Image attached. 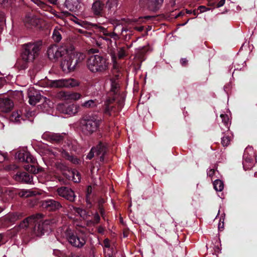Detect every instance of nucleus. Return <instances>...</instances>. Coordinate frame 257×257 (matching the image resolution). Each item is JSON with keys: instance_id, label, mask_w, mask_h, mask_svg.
<instances>
[{"instance_id": "obj_1", "label": "nucleus", "mask_w": 257, "mask_h": 257, "mask_svg": "<svg viewBox=\"0 0 257 257\" xmlns=\"http://www.w3.org/2000/svg\"><path fill=\"white\" fill-rule=\"evenodd\" d=\"M109 59L106 54L90 55L86 62L88 69L92 73L102 74L109 69Z\"/></svg>"}, {"instance_id": "obj_2", "label": "nucleus", "mask_w": 257, "mask_h": 257, "mask_svg": "<svg viewBox=\"0 0 257 257\" xmlns=\"http://www.w3.org/2000/svg\"><path fill=\"white\" fill-rule=\"evenodd\" d=\"M15 158L19 161L26 163L25 169L33 174H37L44 171V169L39 166L36 160L27 151H18L16 153Z\"/></svg>"}, {"instance_id": "obj_3", "label": "nucleus", "mask_w": 257, "mask_h": 257, "mask_svg": "<svg viewBox=\"0 0 257 257\" xmlns=\"http://www.w3.org/2000/svg\"><path fill=\"white\" fill-rule=\"evenodd\" d=\"M74 47H72L70 52L62 59L61 67L63 71L71 72L75 70L77 66L84 59V55L81 53L73 52Z\"/></svg>"}, {"instance_id": "obj_4", "label": "nucleus", "mask_w": 257, "mask_h": 257, "mask_svg": "<svg viewBox=\"0 0 257 257\" xmlns=\"http://www.w3.org/2000/svg\"><path fill=\"white\" fill-rule=\"evenodd\" d=\"M42 45L41 41L31 42L23 45V51L21 54L22 59L25 62L33 61L38 56Z\"/></svg>"}, {"instance_id": "obj_5", "label": "nucleus", "mask_w": 257, "mask_h": 257, "mask_svg": "<svg viewBox=\"0 0 257 257\" xmlns=\"http://www.w3.org/2000/svg\"><path fill=\"white\" fill-rule=\"evenodd\" d=\"M109 83L110 86V95L113 96L111 98H109L104 104L103 112L105 118L109 117L111 115V111L113 106L111 105L110 103L115 100V95L118 92L120 88L118 79L116 78H110L109 80Z\"/></svg>"}, {"instance_id": "obj_6", "label": "nucleus", "mask_w": 257, "mask_h": 257, "mask_svg": "<svg viewBox=\"0 0 257 257\" xmlns=\"http://www.w3.org/2000/svg\"><path fill=\"white\" fill-rule=\"evenodd\" d=\"M100 120L96 116L86 115L83 116L81 121L83 133L89 136L96 132L99 125Z\"/></svg>"}, {"instance_id": "obj_7", "label": "nucleus", "mask_w": 257, "mask_h": 257, "mask_svg": "<svg viewBox=\"0 0 257 257\" xmlns=\"http://www.w3.org/2000/svg\"><path fill=\"white\" fill-rule=\"evenodd\" d=\"M43 217V215L40 213L32 215L21 221L19 224V227L21 228L30 227L35 231L36 230L41 231Z\"/></svg>"}, {"instance_id": "obj_8", "label": "nucleus", "mask_w": 257, "mask_h": 257, "mask_svg": "<svg viewBox=\"0 0 257 257\" xmlns=\"http://www.w3.org/2000/svg\"><path fill=\"white\" fill-rule=\"evenodd\" d=\"M65 235L69 243L75 247L81 248L86 243V236L82 233H76L67 229Z\"/></svg>"}, {"instance_id": "obj_9", "label": "nucleus", "mask_w": 257, "mask_h": 257, "mask_svg": "<svg viewBox=\"0 0 257 257\" xmlns=\"http://www.w3.org/2000/svg\"><path fill=\"white\" fill-rule=\"evenodd\" d=\"M72 47V46L70 44H65L64 43L59 47L56 46L50 47L47 50L48 57L50 59H58L59 58L62 57L63 59L70 52Z\"/></svg>"}, {"instance_id": "obj_10", "label": "nucleus", "mask_w": 257, "mask_h": 257, "mask_svg": "<svg viewBox=\"0 0 257 257\" xmlns=\"http://www.w3.org/2000/svg\"><path fill=\"white\" fill-rule=\"evenodd\" d=\"M94 29L98 30L100 33L101 36H112V39L116 43V40L119 39V34L124 35L123 33L126 32L127 30L122 25H118L114 28V32H110L107 28H105L100 25V24H97L93 25Z\"/></svg>"}, {"instance_id": "obj_11", "label": "nucleus", "mask_w": 257, "mask_h": 257, "mask_svg": "<svg viewBox=\"0 0 257 257\" xmlns=\"http://www.w3.org/2000/svg\"><path fill=\"white\" fill-rule=\"evenodd\" d=\"M80 84V81L74 78L54 80L49 82L50 87L55 88H75L79 86Z\"/></svg>"}, {"instance_id": "obj_12", "label": "nucleus", "mask_w": 257, "mask_h": 257, "mask_svg": "<svg viewBox=\"0 0 257 257\" xmlns=\"http://www.w3.org/2000/svg\"><path fill=\"white\" fill-rule=\"evenodd\" d=\"M164 0H139L140 6L149 11L156 12L162 7Z\"/></svg>"}, {"instance_id": "obj_13", "label": "nucleus", "mask_w": 257, "mask_h": 257, "mask_svg": "<svg viewBox=\"0 0 257 257\" xmlns=\"http://www.w3.org/2000/svg\"><path fill=\"white\" fill-rule=\"evenodd\" d=\"M22 217V214L21 213H9L0 219L1 226L3 227H9L14 224L16 221L20 219Z\"/></svg>"}, {"instance_id": "obj_14", "label": "nucleus", "mask_w": 257, "mask_h": 257, "mask_svg": "<svg viewBox=\"0 0 257 257\" xmlns=\"http://www.w3.org/2000/svg\"><path fill=\"white\" fill-rule=\"evenodd\" d=\"M105 5L100 0H96L92 4L91 12L95 17L107 18L105 12Z\"/></svg>"}, {"instance_id": "obj_15", "label": "nucleus", "mask_w": 257, "mask_h": 257, "mask_svg": "<svg viewBox=\"0 0 257 257\" xmlns=\"http://www.w3.org/2000/svg\"><path fill=\"white\" fill-rule=\"evenodd\" d=\"M28 97L29 98V103L32 105H35L41 101L44 102L46 98L40 94L39 91L34 89H31L28 90Z\"/></svg>"}, {"instance_id": "obj_16", "label": "nucleus", "mask_w": 257, "mask_h": 257, "mask_svg": "<svg viewBox=\"0 0 257 257\" xmlns=\"http://www.w3.org/2000/svg\"><path fill=\"white\" fill-rule=\"evenodd\" d=\"M14 106L13 101L8 97L0 95V112H10Z\"/></svg>"}, {"instance_id": "obj_17", "label": "nucleus", "mask_w": 257, "mask_h": 257, "mask_svg": "<svg viewBox=\"0 0 257 257\" xmlns=\"http://www.w3.org/2000/svg\"><path fill=\"white\" fill-rule=\"evenodd\" d=\"M57 192L60 196L71 202L74 201L76 197L74 191L68 187H59L57 189Z\"/></svg>"}, {"instance_id": "obj_18", "label": "nucleus", "mask_w": 257, "mask_h": 257, "mask_svg": "<svg viewBox=\"0 0 257 257\" xmlns=\"http://www.w3.org/2000/svg\"><path fill=\"white\" fill-rule=\"evenodd\" d=\"M41 205L43 208L50 211H56L62 207L61 204L59 202L53 199L43 201Z\"/></svg>"}, {"instance_id": "obj_19", "label": "nucleus", "mask_w": 257, "mask_h": 257, "mask_svg": "<svg viewBox=\"0 0 257 257\" xmlns=\"http://www.w3.org/2000/svg\"><path fill=\"white\" fill-rule=\"evenodd\" d=\"M59 152L62 158L69 161L74 165H78L80 163V160L77 157L74 156L72 153H69L66 149L63 148L59 149Z\"/></svg>"}, {"instance_id": "obj_20", "label": "nucleus", "mask_w": 257, "mask_h": 257, "mask_svg": "<svg viewBox=\"0 0 257 257\" xmlns=\"http://www.w3.org/2000/svg\"><path fill=\"white\" fill-rule=\"evenodd\" d=\"M96 156H99V161L104 162V156L107 152V146L105 143L99 142L96 147H94Z\"/></svg>"}, {"instance_id": "obj_21", "label": "nucleus", "mask_w": 257, "mask_h": 257, "mask_svg": "<svg viewBox=\"0 0 257 257\" xmlns=\"http://www.w3.org/2000/svg\"><path fill=\"white\" fill-rule=\"evenodd\" d=\"M18 194L21 197H32V198L30 200L32 201H34V203H33L32 205H34L37 204L38 199L36 198V195L39 194L38 191L31 189H24L18 192Z\"/></svg>"}, {"instance_id": "obj_22", "label": "nucleus", "mask_w": 257, "mask_h": 257, "mask_svg": "<svg viewBox=\"0 0 257 257\" xmlns=\"http://www.w3.org/2000/svg\"><path fill=\"white\" fill-rule=\"evenodd\" d=\"M48 140L53 144H60L63 142L66 134L49 133L45 135Z\"/></svg>"}, {"instance_id": "obj_23", "label": "nucleus", "mask_w": 257, "mask_h": 257, "mask_svg": "<svg viewBox=\"0 0 257 257\" xmlns=\"http://www.w3.org/2000/svg\"><path fill=\"white\" fill-rule=\"evenodd\" d=\"M15 179L19 182L25 183H31L33 182V177L28 172L18 171L14 176Z\"/></svg>"}, {"instance_id": "obj_24", "label": "nucleus", "mask_w": 257, "mask_h": 257, "mask_svg": "<svg viewBox=\"0 0 257 257\" xmlns=\"http://www.w3.org/2000/svg\"><path fill=\"white\" fill-rule=\"evenodd\" d=\"M60 109L63 113L72 115L77 112V106L74 104H63L59 106Z\"/></svg>"}, {"instance_id": "obj_25", "label": "nucleus", "mask_w": 257, "mask_h": 257, "mask_svg": "<svg viewBox=\"0 0 257 257\" xmlns=\"http://www.w3.org/2000/svg\"><path fill=\"white\" fill-rule=\"evenodd\" d=\"M242 165L243 169L245 171L252 168L253 166L252 156L248 154L247 150L244 151L243 155Z\"/></svg>"}, {"instance_id": "obj_26", "label": "nucleus", "mask_w": 257, "mask_h": 257, "mask_svg": "<svg viewBox=\"0 0 257 257\" xmlns=\"http://www.w3.org/2000/svg\"><path fill=\"white\" fill-rule=\"evenodd\" d=\"M65 5L70 11L76 12L81 9L79 0H66Z\"/></svg>"}, {"instance_id": "obj_27", "label": "nucleus", "mask_w": 257, "mask_h": 257, "mask_svg": "<svg viewBox=\"0 0 257 257\" xmlns=\"http://www.w3.org/2000/svg\"><path fill=\"white\" fill-rule=\"evenodd\" d=\"M92 189L91 185H88L87 187L86 191V202L89 207H91L92 203L95 202V200L93 194H92Z\"/></svg>"}, {"instance_id": "obj_28", "label": "nucleus", "mask_w": 257, "mask_h": 257, "mask_svg": "<svg viewBox=\"0 0 257 257\" xmlns=\"http://www.w3.org/2000/svg\"><path fill=\"white\" fill-rule=\"evenodd\" d=\"M117 0H108L106 5L105 8L108 9V17H110L112 15V13L114 14L117 6Z\"/></svg>"}, {"instance_id": "obj_29", "label": "nucleus", "mask_w": 257, "mask_h": 257, "mask_svg": "<svg viewBox=\"0 0 257 257\" xmlns=\"http://www.w3.org/2000/svg\"><path fill=\"white\" fill-rule=\"evenodd\" d=\"M26 116L23 115L21 111H14L12 113L10 119L17 123H21V120L25 121Z\"/></svg>"}, {"instance_id": "obj_30", "label": "nucleus", "mask_w": 257, "mask_h": 257, "mask_svg": "<svg viewBox=\"0 0 257 257\" xmlns=\"http://www.w3.org/2000/svg\"><path fill=\"white\" fill-rule=\"evenodd\" d=\"M66 178L69 180L72 179L75 183H79L81 180V174L77 170L70 171Z\"/></svg>"}, {"instance_id": "obj_31", "label": "nucleus", "mask_w": 257, "mask_h": 257, "mask_svg": "<svg viewBox=\"0 0 257 257\" xmlns=\"http://www.w3.org/2000/svg\"><path fill=\"white\" fill-rule=\"evenodd\" d=\"M25 22L26 25L36 27L38 25L39 21L35 17L28 16L26 17Z\"/></svg>"}, {"instance_id": "obj_32", "label": "nucleus", "mask_w": 257, "mask_h": 257, "mask_svg": "<svg viewBox=\"0 0 257 257\" xmlns=\"http://www.w3.org/2000/svg\"><path fill=\"white\" fill-rule=\"evenodd\" d=\"M55 167L57 168V169L61 171V172H63V174L64 175L67 176V174L66 173H64L65 171H70L69 170V168L64 164L63 163L61 162H58L55 163Z\"/></svg>"}, {"instance_id": "obj_33", "label": "nucleus", "mask_w": 257, "mask_h": 257, "mask_svg": "<svg viewBox=\"0 0 257 257\" xmlns=\"http://www.w3.org/2000/svg\"><path fill=\"white\" fill-rule=\"evenodd\" d=\"M76 20L74 21L75 23L76 24H78L79 25L85 28L86 29H89L90 28H94L93 25H95V24H93L85 21H82L80 20H79L78 19L75 18Z\"/></svg>"}, {"instance_id": "obj_34", "label": "nucleus", "mask_w": 257, "mask_h": 257, "mask_svg": "<svg viewBox=\"0 0 257 257\" xmlns=\"http://www.w3.org/2000/svg\"><path fill=\"white\" fill-rule=\"evenodd\" d=\"M61 32H63L60 29L55 28L53 32L52 39L56 43L59 42L62 39Z\"/></svg>"}, {"instance_id": "obj_35", "label": "nucleus", "mask_w": 257, "mask_h": 257, "mask_svg": "<svg viewBox=\"0 0 257 257\" xmlns=\"http://www.w3.org/2000/svg\"><path fill=\"white\" fill-rule=\"evenodd\" d=\"M214 188L217 191H221L223 189L224 185L222 181L216 180L213 183Z\"/></svg>"}, {"instance_id": "obj_36", "label": "nucleus", "mask_w": 257, "mask_h": 257, "mask_svg": "<svg viewBox=\"0 0 257 257\" xmlns=\"http://www.w3.org/2000/svg\"><path fill=\"white\" fill-rule=\"evenodd\" d=\"M97 104L96 100H89L85 101L82 104V106L86 108H93L95 107Z\"/></svg>"}, {"instance_id": "obj_37", "label": "nucleus", "mask_w": 257, "mask_h": 257, "mask_svg": "<svg viewBox=\"0 0 257 257\" xmlns=\"http://www.w3.org/2000/svg\"><path fill=\"white\" fill-rule=\"evenodd\" d=\"M129 47L127 46L125 47H120L118 49V57L119 59H122L126 55V50Z\"/></svg>"}, {"instance_id": "obj_38", "label": "nucleus", "mask_w": 257, "mask_h": 257, "mask_svg": "<svg viewBox=\"0 0 257 257\" xmlns=\"http://www.w3.org/2000/svg\"><path fill=\"white\" fill-rule=\"evenodd\" d=\"M153 18V16H146L144 17H141L139 19H135L134 21L138 23H141L145 22L147 21L152 20Z\"/></svg>"}, {"instance_id": "obj_39", "label": "nucleus", "mask_w": 257, "mask_h": 257, "mask_svg": "<svg viewBox=\"0 0 257 257\" xmlns=\"http://www.w3.org/2000/svg\"><path fill=\"white\" fill-rule=\"evenodd\" d=\"M5 23L6 17L5 13L0 11V33L3 31Z\"/></svg>"}, {"instance_id": "obj_40", "label": "nucleus", "mask_w": 257, "mask_h": 257, "mask_svg": "<svg viewBox=\"0 0 257 257\" xmlns=\"http://www.w3.org/2000/svg\"><path fill=\"white\" fill-rule=\"evenodd\" d=\"M220 117L222 119V121L224 123V124L228 127V123H229V117L228 116L227 114H221L220 115Z\"/></svg>"}, {"instance_id": "obj_41", "label": "nucleus", "mask_w": 257, "mask_h": 257, "mask_svg": "<svg viewBox=\"0 0 257 257\" xmlns=\"http://www.w3.org/2000/svg\"><path fill=\"white\" fill-rule=\"evenodd\" d=\"M230 141L228 136H224L221 138V144L223 147H226L229 144Z\"/></svg>"}, {"instance_id": "obj_42", "label": "nucleus", "mask_w": 257, "mask_h": 257, "mask_svg": "<svg viewBox=\"0 0 257 257\" xmlns=\"http://www.w3.org/2000/svg\"><path fill=\"white\" fill-rule=\"evenodd\" d=\"M14 2V0H0V4L4 7L11 6Z\"/></svg>"}, {"instance_id": "obj_43", "label": "nucleus", "mask_w": 257, "mask_h": 257, "mask_svg": "<svg viewBox=\"0 0 257 257\" xmlns=\"http://www.w3.org/2000/svg\"><path fill=\"white\" fill-rule=\"evenodd\" d=\"M95 153L94 147H92L86 156V159L91 160L94 157Z\"/></svg>"}, {"instance_id": "obj_44", "label": "nucleus", "mask_w": 257, "mask_h": 257, "mask_svg": "<svg viewBox=\"0 0 257 257\" xmlns=\"http://www.w3.org/2000/svg\"><path fill=\"white\" fill-rule=\"evenodd\" d=\"M99 50L97 48H91L88 50V54L90 55L102 54V53H99Z\"/></svg>"}, {"instance_id": "obj_45", "label": "nucleus", "mask_w": 257, "mask_h": 257, "mask_svg": "<svg viewBox=\"0 0 257 257\" xmlns=\"http://www.w3.org/2000/svg\"><path fill=\"white\" fill-rule=\"evenodd\" d=\"M100 37L102 38L103 40H105L107 42L108 45H111L112 42V36H101Z\"/></svg>"}, {"instance_id": "obj_46", "label": "nucleus", "mask_w": 257, "mask_h": 257, "mask_svg": "<svg viewBox=\"0 0 257 257\" xmlns=\"http://www.w3.org/2000/svg\"><path fill=\"white\" fill-rule=\"evenodd\" d=\"M105 203V200L102 198L100 197L98 198L97 200V207H103V204Z\"/></svg>"}, {"instance_id": "obj_47", "label": "nucleus", "mask_w": 257, "mask_h": 257, "mask_svg": "<svg viewBox=\"0 0 257 257\" xmlns=\"http://www.w3.org/2000/svg\"><path fill=\"white\" fill-rule=\"evenodd\" d=\"M81 96L80 93L75 92L71 94L70 98L74 100H78L81 97Z\"/></svg>"}, {"instance_id": "obj_48", "label": "nucleus", "mask_w": 257, "mask_h": 257, "mask_svg": "<svg viewBox=\"0 0 257 257\" xmlns=\"http://www.w3.org/2000/svg\"><path fill=\"white\" fill-rule=\"evenodd\" d=\"M93 219H94V221L95 222V223H98L99 222L100 220V217L97 212H96L95 213L94 217H93Z\"/></svg>"}, {"instance_id": "obj_49", "label": "nucleus", "mask_w": 257, "mask_h": 257, "mask_svg": "<svg viewBox=\"0 0 257 257\" xmlns=\"http://www.w3.org/2000/svg\"><path fill=\"white\" fill-rule=\"evenodd\" d=\"M99 212L102 217H103L105 214V210L103 207H97Z\"/></svg>"}, {"instance_id": "obj_50", "label": "nucleus", "mask_w": 257, "mask_h": 257, "mask_svg": "<svg viewBox=\"0 0 257 257\" xmlns=\"http://www.w3.org/2000/svg\"><path fill=\"white\" fill-rule=\"evenodd\" d=\"M199 13H203L207 11V9L206 7L203 6H200L198 8Z\"/></svg>"}, {"instance_id": "obj_51", "label": "nucleus", "mask_w": 257, "mask_h": 257, "mask_svg": "<svg viewBox=\"0 0 257 257\" xmlns=\"http://www.w3.org/2000/svg\"><path fill=\"white\" fill-rule=\"evenodd\" d=\"M225 0H220L219 2L217 3V4L216 5V7L217 8H220L221 7H222L224 4H225Z\"/></svg>"}, {"instance_id": "obj_52", "label": "nucleus", "mask_w": 257, "mask_h": 257, "mask_svg": "<svg viewBox=\"0 0 257 257\" xmlns=\"http://www.w3.org/2000/svg\"><path fill=\"white\" fill-rule=\"evenodd\" d=\"M104 246L106 248H109L110 247L109 240L108 238H106L104 240Z\"/></svg>"}, {"instance_id": "obj_53", "label": "nucleus", "mask_w": 257, "mask_h": 257, "mask_svg": "<svg viewBox=\"0 0 257 257\" xmlns=\"http://www.w3.org/2000/svg\"><path fill=\"white\" fill-rule=\"evenodd\" d=\"M180 62L182 66H185L187 64L188 61L186 58H182Z\"/></svg>"}, {"instance_id": "obj_54", "label": "nucleus", "mask_w": 257, "mask_h": 257, "mask_svg": "<svg viewBox=\"0 0 257 257\" xmlns=\"http://www.w3.org/2000/svg\"><path fill=\"white\" fill-rule=\"evenodd\" d=\"M215 173V170L214 169H210L208 172H207V175L209 176V177H212L214 174Z\"/></svg>"}, {"instance_id": "obj_55", "label": "nucleus", "mask_w": 257, "mask_h": 257, "mask_svg": "<svg viewBox=\"0 0 257 257\" xmlns=\"http://www.w3.org/2000/svg\"><path fill=\"white\" fill-rule=\"evenodd\" d=\"M98 232L102 234L104 231V228L101 226H99L97 228Z\"/></svg>"}, {"instance_id": "obj_56", "label": "nucleus", "mask_w": 257, "mask_h": 257, "mask_svg": "<svg viewBox=\"0 0 257 257\" xmlns=\"http://www.w3.org/2000/svg\"><path fill=\"white\" fill-rule=\"evenodd\" d=\"M6 160V157L0 153V163L3 162Z\"/></svg>"}, {"instance_id": "obj_57", "label": "nucleus", "mask_w": 257, "mask_h": 257, "mask_svg": "<svg viewBox=\"0 0 257 257\" xmlns=\"http://www.w3.org/2000/svg\"><path fill=\"white\" fill-rule=\"evenodd\" d=\"M135 29L139 32H142L144 29V27L143 26L136 27Z\"/></svg>"}, {"instance_id": "obj_58", "label": "nucleus", "mask_w": 257, "mask_h": 257, "mask_svg": "<svg viewBox=\"0 0 257 257\" xmlns=\"http://www.w3.org/2000/svg\"><path fill=\"white\" fill-rule=\"evenodd\" d=\"M38 5H39L41 7H42L43 8H45V7H47L46 4L42 1H39Z\"/></svg>"}, {"instance_id": "obj_59", "label": "nucleus", "mask_w": 257, "mask_h": 257, "mask_svg": "<svg viewBox=\"0 0 257 257\" xmlns=\"http://www.w3.org/2000/svg\"><path fill=\"white\" fill-rule=\"evenodd\" d=\"M184 15V13L183 11L180 12L177 15L175 16V18L177 19L180 17H182Z\"/></svg>"}, {"instance_id": "obj_60", "label": "nucleus", "mask_w": 257, "mask_h": 257, "mask_svg": "<svg viewBox=\"0 0 257 257\" xmlns=\"http://www.w3.org/2000/svg\"><path fill=\"white\" fill-rule=\"evenodd\" d=\"M192 13L193 14V15L194 16H197L200 13H199V11L198 10V9H195L194 10H193V11L192 12Z\"/></svg>"}, {"instance_id": "obj_61", "label": "nucleus", "mask_w": 257, "mask_h": 257, "mask_svg": "<svg viewBox=\"0 0 257 257\" xmlns=\"http://www.w3.org/2000/svg\"><path fill=\"white\" fill-rule=\"evenodd\" d=\"M111 59H112V62L114 63L116 62V56L115 55V54H112L111 55Z\"/></svg>"}, {"instance_id": "obj_62", "label": "nucleus", "mask_w": 257, "mask_h": 257, "mask_svg": "<svg viewBox=\"0 0 257 257\" xmlns=\"http://www.w3.org/2000/svg\"><path fill=\"white\" fill-rule=\"evenodd\" d=\"M49 2L53 4V5H57V1L58 0H49Z\"/></svg>"}, {"instance_id": "obj_63", "label": "nucleus", "mask_w": 257, "mask_h": 257, "mask_svg": "<svg viewBox=\"0 0 257 257\" xmlns=\"http://www.w3.org/2000/svg\"><path fill=\"white\" fill-rule=\"evenodd\" d=\"M186 13L187 14H191L192 13V10H186Z\"/></svg>"}, {"instance_id": "obj_64", "label": "nucleus", "mask_w": 257, "mask_h": 257, "mask_svg": "<svg viewBox=\"0 0 257 257\" xmlns=\"http://www.w3.org/2000/svg\"><path fill=\"white\" fill-rule=\"evenodd\" d=\"M73 147V146L71 144V145L70 144H68V148L71 150V149Z\"/></svg>"}]
</instances>
